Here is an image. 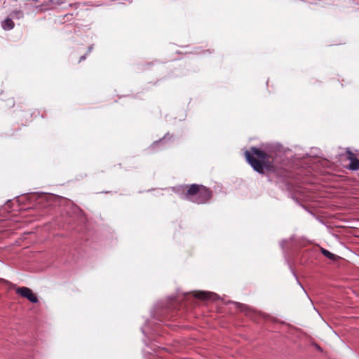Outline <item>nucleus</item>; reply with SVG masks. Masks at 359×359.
<instances>
[{
    "label": "nucleus",
    "mask_w": 359,
    "mask_h": 359,
    "mask_svg": "<svg viewBox=\"0 0 359 359\" xmlns=\"http://www.w3.org/2000/svg\"><path fill=\"white\" fill-rule=\"evenodd\" d=\"M247 161L259 173H264V168L271 170L273 168V158L266 152L255 147L245 152Z\"/></svg>",
    "instance_id": "1"
},
{
    "label": "nucleus",
    "mask_w": 359,
    "mask_h": 359,
    "mask_svg": "<svg viewBox=\"0 0 359 359\" xmlns=\"http://www.w3.org/2000/svg\"><path fill=\"white\" fill-rule=\"evenodd\" d=\"M185 196L193 202L201 204L212 197V191L203 185L193 184L188 187Z\"/></svg>",
    "instance_id": "2"
},
{
    "label": "nucleus",
    "mask_w": 359,
    "mask_h": 359,
    "mask_svg": "<svg viewBox=\"0 0 359 359\" xmlns=\"http://www.w3.org/2000/svg\"><path fill=\"white\" fill-rule=\"evenodd\" d=\"M15 291L17 294H20L22 297L27 298L32 303H36L39 301L36 295L29 287H19L16 288Z\"/></svg>",
    "instance_id": "3"
},
{
    "label": "nucleus",
    "mask_w": 359,
    "mask_h": 359,
    "mask_svg": "<svg viewBox=\"0 0 359 359\" xmlns=\"http://www.w3.org/2000/svg\"><path fill=\"white\" fill-rule=\"evenodd\" d=\"M346 153L347 159L350 161L348 168L351 170H359V159L356 157V155L349 150L346 151Z\"/></svg>",
    "instance_id": "4"
},
{
    "label": "nucleus",
    "mask_w": 359,
    "mask_h": 359,
    "mask_svg": "<svg viewBox=\"0 0 359 359\" xmlns=\"http://www.w3.org/2000/svg\"><path fill=\"white\" fill-rule=\"evenodd\" d=\"M320 252L325 257H326L327 258H328L331 260L335 261L339 258V257L337 255L330 252L327 250L324 249L323 248H320Z\"/></svg>",
    "instance_id": "5"
},
{
    "label": "nucleus",
    "mask_w": 359,
    "mask_h": 359,
    "mask_svg": "<svg viewBox=\"0 0 359 359\" xmlns=\"http://www.w3.org/2000/svg\"><path fill=\"white\" fill-rule=\"evenodd\" d=\"M197 298L205 299L209 297V294L205 292H198L196 295Z\"/></svg>",
    "instance_id": "6"
},
{
    "label": "nucleus",
    "mask_w": 359,
    "mask_h": 359,
    "mask_svg": "<svg viewBox=\"0 0 359 359\" xmlns=\"http://www.w3.org/2000/svg\"><path fill=\"white\" fill-rule=\"evenodd\" d=\"M2 25H3L4 29L10 30L14 27L15 24H2Z\"/></svg>",
    "instance_id": "7"
},
{
    "label": "nucleus",
    "mask_w": 359,
    "mask_h": 359,
    "mask_svg": "<svg viewBox=\"0 0 359 359\" xmlns=\"http://www.w3.org/2000/svg\"><path fill=\"white\" fill-rule=\"evenodd\" d=\"M3 22H13L12 20L10 18H7Z\"/></svg>",
    "instance_id": "8"
},
{
    "label": "nucleus",
    "mask_w": 359,
    "mask_h": 359,
    "mask_svg": "<svg viewBox=\"0 0 359 359\" xmlns=\"http://www.w3.org/2000/svg\"><path fill=\"white\" fill-rule=\"evenodd\" d=\"M9 106L11 107H13L14 106V101L13 99H11L9 100Z\"/></svg>",
    "instance_id": "9"
},
{
    "label": "nucleus",
    "mask_w": 359,
    "mask_h": 359,
    "mask_svg": "<svg viewBox=\"0 0 359 359\" xmlns=\"http://www.w3.org/2000/svg\"><path fill=\"white\" fill-rule=\"evenodd\" d=\"M15 14H16L17 15H18V18H20V17H22V12H20V11H18V12H16V13H15Z\"/></svg>",
    "instance_id": "10"
},
{
    "label": "nucleus",
    "mask_w": 359,
    "mask_h": 359,
    "mask_svg": "<svg viewBox=\"0 0 359 359\" xmlns=\"http://www.w3.org/2000/svg\"><path fill=\"white\" fill-rule=\"evenodd\" d=\"M0 282L8 283V282L7 280H5L1 279V278H0Z\"/></svg>",
    "instance_id": "11"
},
{
    "label": "nucleus",
    "mask_w": 359,
    "mask_h": 359,
    "mask_svg": "<svg viewBox=\"0 0 359 359\" xmlns=\"http://www.w3.org/2000/svg\"><path fill=\"white\" fill-rule=\"evenodd\" d=\"M84 59H85V57H84V56H82V57H81L80 61H81V60H84Z\"/></svg>",
    "instance_id": "12"
}]
</instances>
